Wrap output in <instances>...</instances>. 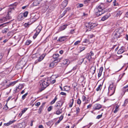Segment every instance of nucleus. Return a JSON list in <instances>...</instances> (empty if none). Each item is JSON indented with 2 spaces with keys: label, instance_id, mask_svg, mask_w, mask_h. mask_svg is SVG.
<instances>
[{
  "label": "nucleus",
  "instance_id": "nucleus-49",
  "mask_svg": "<svg viewBox=\"0 0 128 128\" xmlns=\"http://www.w3.org/2000/svg\"><path fill=\"white\" fill-rule=\"evenodd\" d=\"M28 108H25L22 111V113L23 114L27 110Z\"/></svg>",
  "mask_w": 128,
  "mask_h": 128
},
{
  "label": "nucleus",
  "instance_id": "nucleus-1",
  "mask_svg": "<svg viewBox=\"0 0 128 128\" xmlns=\"http://www.w3.org/2000/svg\"><path fill=\"white\" fill-rule=\"evenodd\" d=\"M50 78H48L41 80L42 83L40 84L41 87L39 89V92H41L44 90L49 85L50 82Z\"/></svg>",
  "mask_w": 128,
  "mask_h": 128
},
{
  "label": "nucleus",
  "instance_id": "nucleus-48",
  "mask_svg": "<svg viewBox=\"0 0 128 128\" xmlns=\"http://www.w3.org/2000/svg\"><path fill=\"white\" fill-rule=\"evenodd\" d=\"M8 28H5L2 30V32L3 33H6L7 32V30Z\"/></svg>",
  "mask_w": 128,
  "mask_h": 128
},
{
  "label": "nucleus",
  "instance_id": "nucleus-23",
  "mask_svg": "<svg viewBox=\"0 0 128 128\" xmlns=\"http://www.w3.org/2000/svg\"><path fill=\"white\" fill-rule=\"evenodd\" d=\"M116 14V17L118 16L120 17L121 15L122 14V11L120 10H118Z\"/></svg>",
  "mask_w": 128,
  "mask_h": 128
},
{
  "label": "nucleus",
  "instance_id": "nucleus-18",
  "mask_svg": "<svg viewBox=\"0 0 128 128\" xmlns=\"http://www.w3.org/2000/svg\"><path fill=\"white\" fill-rule=\"evenodd\" d=\"M16 81H14L13 82H10L6 86V87L8 88L11 86H13L16 84Z\"/></svg>",
  "mask_w": 128,
  "mask_h": 128
},
{
  "label": "nucleus",
  "instance_id": "nucleus-19",
  "mask_svg": "<svg viewBox=\"0 0 128 128\" xmlns=\"http://www.w3.org/2000/svg\"><path fill=\"white\" fill-rule=\"evenodd\" d=\"M68 3V2L67 1H64L62 3L61 6L63 8H65L67 6Z\"/></svg>",
  "mask_w": 128,
  "mask_h": 128
},
{
  "label": "nucleus",
  "instance_id": "nucleus-42",
  "mask_svg": "<svg viewBox=\"0 0 128 128\" xmlns=\"http://www.w3.org/2000/svg\"><path fill=\"white\" fill-rule=\"evenodd\" d=\"M52 108V106H50L48 108V112L50 111L51 110Z\"/></svg>",
  "mask_w": 128,
  "mask_h": 128
},
{
  "label": "nucleus",
  "instance_id": "nucleus-38",
  "mask_svg": "<svg viewBox=\"0 0 128 128\" xmlns=\"http://www.w3.org/2000/svg\"><path fill=\"white\" fill-rule=\"evenodd\" d=\"M23 87L24 86L22 84H19L18 87V88L19 89L21 90Z\"/></svg>",
  "mask_w": 128,
  "mask_h": 128
},
{
  "label": "nucleus",
  "instance_id": "nucleus-40",
  "mask_svg": "<svg viewBox=\"0 0 128 128\" xmlns=\"http://www.w3.org/2000/svg\"><path fill=\"white\" fill-rule=\"evenodd\" d=\"M85 49V48L84 46H81L80 47V52H81Z\"/></svg>",
  "mask_w": 128,
  "mask_h": 128
},
{
  "label": "nucleus",
  "instance_id": "nucleus-28",
  "mask_svg": "<svg viewBox=\"0 0 128 128\" xmlns=\"http://www.w3.org/2000/svg\"><path fill=\"white\" fill-rule=\"evenodd\" d=\"M58 98L56 96H55V98H54V99H53L52 101L50 103V104H54L56 102V100H57Z\"/></svg>",
  "mask_w": 128,
  "mask_h": 128
},
{
  "label": "nucleus",
  "instance_id": "nucleus-59",
  "mask_svg": "<svg viewBox=\"0 0 128 128\" xmlns=\"http://www.w3.org/2000/svg\"><path fill=\"white\" fill-rule=\"evenodd\" d=\"M68 86H64V88L63 89V91H67L68 90H66V88H67Z\"/></svg>",
  "mask_w": 128,
  "mask_h": 128
},
{
  "label": "nucleus",
  "instance_id": "nucleus-53",
  "mask_svg": "<svg viewBox=\"0 0 128 128\" xmlns=\"http://www.w3.org/2000/svg\"><path fill=\"white\" fill-rule=\"evenodd\" d=\"M6 24V23H4L0 25V29H1L4 26H5V25L4 26V25H5Z\"/></svg>",
  "mask_w": 128,
  "mask_h": 128
},
{
  "label": "nucleus",
  "instance_id": "nucleus-45",
  "mask_svg": "<svg viewBox=\"0 0 128 128\" xmlns=\"http://www.w3.org/2000/svg\"><path fill=\"white\" fill-rule=\"evenodd\" d=\"M30 24L29 22L25 23L24 24V26L26 27H28Z\"/></svg>",
  "mask_w": 128,
  "mask_h": 128
},
{
  "label": "nucleus",
  "instance_id": "nucleus-12",
  "mask_svg": "<svg viewBox=\"0 0 128 128\" xmlns=\"http://www.w3.org/2000/svg\"><path fill=\"white\" fill-rule=\"evenodd\" d=\"M110 14H107L106 15L102 17L101 20L102 21H104L107 19L110 16Z\"/></svg>",
  "mask_w": 128,
  "mask_h": 128
},
{
  "label": "nucleus",
  "instance_id": "nucleus-20",
  "mask_svg": "<svg viewBox=\"0 0 128 128\" xmlns=\"http://www.w3.org/2000/svg\"><path fill=\"white\" fill-rule=\"evenodd\" d=\"M64 117V116L63 115H62L59 118V120L55 123V124L56 125H57L58 124H59L60 122L62 120Z\"/></svg>",
  "mask_w": 128,
  "mask_h": 128
},
{
  "label": "nucleus",
  "instance_id": "nucleus-35",
  "mask_svg": "<svg viewBox=\"0 0 128 128\" xmlns=\"http://www.w3.org/2000/svg\"><path fill=\"white\" fill-rule=\"evenodd\" d=\"M28 92H27L22 96V99L23 100L25 99L26 96L28 95Z\"/></svg>",
  "mask_w": 128,
  "mask_h": 128
},
{
  "label": "nucleus",
  "instance_id": "nucleus-31",
  "mask_svg": "<svg viewBox=\"0 0 128 128\" xmlns=\"http://www.w3.org/2000/svg\"><path fill=\"white\" fill-rule=\"evenodd\" d=\"M40 30L39 32H36L34 34V36H33V38L34 39L39 34Z\"/></svg>",
  "mask_w": 128,
  "mask_h": 128
},
{
  "label": "nucleus",
  "instance_id": "nucleus-13",
  "mask_svg": "<svg viewBox=\"0 0 128 128\" xmlns=\"http://www.w3.org/2000/svg\"><path fill=\"white\" fill-rule=\"evenodd\" d=\"M24 17L23 16V14L22 13L20 14L17 17L18 20L19 21H20L23 20Z\"/></svg>",
  "mask_w": 128,
  "mask_h": 128
},
{
  "label": "nucleus",
  "instance_id": "nucleus-36",
  "mask_svg": "<svg viewBox=\"0 0 128 128\" xmlns=\"http://www.w3.org/2000/svg\"><path fill=\"white\" fill-rule=\"evenodd\" d=\"M43 109V108L42 107V106H40L39 109H38V112L39 114H40L41 113Z\"/></svg>",
  "mask_w": 128,
  "mask_h": 128
},
{
  "label": "nucleus",
  "instance_id": "nucleus-27",
  "mask_svg": "<svg viewBox=\"0 0 128 128\" xmlns=\"http://www.w3.org/2000/svg\"><path fill=\"white\" fill-rule=\"evenodd\" d=\"M84 58H81L78 61V63L79 64H81L84 61Z\"/></svg>",
  "mask_w": 128,
  "mask_h": 128
},
{
  "label": "nucleus",
  "instance_id": "nucleus-29",
  "mask_svg": "<svg viewBox=\"0 0 128 128\" xmlns=\"http://www.w3.org/2000/svg\"><path fill=\"white\" fill-rule=\"evenodd\" d=\"M102 86V84H100L96 89V90L97 91L100 90Z\"/></svg>",
  "mask_w": 128,
  "mask_h": 128
},
{
  "label": "nucleus",
  "instance_id": "nucleus-17",
  "mask_svg": "<svg viewBox=\"0 0 128 128\" xmlns=\"http://www.w3.org/2000/svg\"><path fill=\"white\" fill-rule=\"evenodd\" d=\"M103 70V68L102 67H101L100 68L99 70V72L98 74V78L100 77L101 76Z\"/></svg>",
  "mask_w": 128,
  "mask_h": 128
},
{
  "label": "nucleus",
  "instance_id": "nucleus-15",
  "mask_svg": "<svg viewBox=\"0 0 128 128\" xmlns=\"http://www.w3.org/2000/svg\"><path fill=\"white\" fill-rule=\"evenodd\" d=\"M108 90V95L109 96H111L114 94L115 91V90H114H114H112L110 89H109Z\"/></svg>",
  "mask_w": 128,
  "mask_h": 128
},
{
  "label": "nucleus",
  "instance_id": "nucleus-4",
  "mask_svg": "<svg viewBox=\"0 0 128 128\" xmlns=\"http://www.w3.org/2000/svg\"><path fill=\"white\" fill-rule=\"evenodd\" d=\"M14 8L12 6H11L9 7L8 9V12L7 15L6 17H4L0 19L1 22H3L7 20V19H10L11 18V16H10L12 12L14 11Z\"/></svg>",
  "mask_w": 128,
  "mask_h": 128
},
{
  "label": "nucleus",
  "instance_id": "nucleus-3",
  "mask_svg": "<svg viewBox=\"0 0 128 128\" xmlns=\"http://www.w3.org/2000/svg\"><path fill=\"white\" fill-rule=\"evenodd\" d=\"M123 31L124 30L121 27H120L116 29L113 33V38L114 39L117 40L118 38L122 36L121 34Z\"/></svg>",
  "mask_w": 128,
  "mask_h": 128
},
{
  "label": "nucleus",
  "instance_id": "nucleus-54",
  "mask_svg": "<svg viewBox=\"0 0 128 128\" xmlns=\"http://www.w3.org/2000/svg\"><path fill=\"white\" fill-rule=\"evenodd\" d=\"M15 121H16V120H13L12 121H10L8 122L9 125L12 124V123H13Z\"/></svg>",
  "mask_w": 128,
  "mask_h": 128
},
{
  "label": "nucleus",
  "instance_id": "nucleus-39",
  "mask_svg": "<svg viewBox=\"0 0 128 128\" xmlns=\"http://www.w3.org/2000/svg\"><path fill=\"white\" fill-rule=\"evenodd\" d=\"M71 100L72 101V102L69 105V107L70 108H71L72 106V105H73V103H74V99H72Z\"/></svg>",
  "mask_w": 128,
  "mask_h": 128
},
{
  "label": "nucleus",
  "instance_id": "nucleus-26",
  "mask_svg": "<svg viewBox=\"0 0 128 128\" xmlns=\"http://www.w3.org/2000/svg\"><path fill=\"white\" fill-rule=\"evenodd\" d=\"M119 106L118 105H116L115 107V109L114 110V113H116L118 110L119 109L118 108Z\"/></svg>",
  "mask_w": 128,
  "mask_h": 128
},
{
  "label": "nucleus",
  "instance_id": "nucleus-32",
  "mask_svg": "<svg viewBox=\"0 0 128 128\" xmlns=\"http://www.w3.org/2000/svg\"><path fill=\"white\" fill-rule=\"evenodd\" d=\"M39 4V2L37 0H35L34 1L33 3V4L34 6H36L38 5Z\"/></svg>",
  "mask_w": 128,
  "mask_h": 128
},
{
  "label": "nucleus",
  "instance_id": "nucleus-16",
  "mask_svg": "<svg viewBox=\"0 0 128 128\" xmlns=\"http://www.w3.org/2000/svg\"><path fill=\"white\" fill-rule=\"evenodd\" d=\"M116 87L114 86V84L112 83V84H110V85L108 87V89H110L112 90H115Z\"/></svg>",
  "mask_w": 128,
  "mask_h": 128
},
{
  "label": "nucleus",
  "instance_id": "nucleus-57",
  "mask_svg": "<svg viewBox=\"0 0 128 128\" xmlns=\"http://www.w3.org/2000/svg\"><path fill=\"white\" fill-rule=\"evenodd\" d=\"M3 109L4 110H6L8 109V107L6 105L3 108Z\"/></svg>",
  "mask_w": 128,
  "mask_h": 128
},
{
  "label": "nucleus",
  "instance_id": "nucleus-37",
  "mask_svg": "<svg viewBox=\"0 0 128 128\" xmlns=\"http://www.w3.org/2000/svg\"><path fill=\"white\" fill-rule=\"evenodd\" d=\"M28 11H26L23 14V16L24 17H26L28 15Z\"/></svg>",
  "mask_w": 128,
  "mask_h": 128
},
{
  "label": "nucleus",
  "instance_id": "nucleus-64",
  "mask_svg": "<svg viewBox=\"0 0 128 128\" xmlns=\"http://www.w3.org/2000/svg\"><path fill=\"white\" fill-rule=\"evenodd\" d=\"M74 29L71 30L70 32L71 34H73L74 32Z\"/></svg>",
  "mask_w": 128,
  "mask_h": 128
},
{
  "label": "nucleus",
  "instance_id": "nucleus-50",
  "mask_svg": "<svg viewBox=\"0 0 128 128\" xmlns=\"http://www.w3.org/2000/svg\"><path fill=\"white\" fill-rule=\"evenodd\" d=\"M76 114H78L80 111V109L79 107H77L76 108Z\"/></svg>",
  "mask_w": 128,
  "mask_h": 128
},
{
  "label": "nucleus",
  "instance_id": "nucleus-56",
  "mask_svg": "<svg viewBox=\"0 0 128 128\" xmlns=\"http://www.w3.org/2000/svg\"><path fill=\"white\" fill-rule=\"evenodd\" d=\"M128 102V99H126L124 101V105L126 106Z\"/></svg>",
  "mask_w": 128,
  "mask_h": 128
},
{
  "label": "nucleus",
  "instance_id": "nucleus-51",
  "mask_svg": "<svg viewBox=\"0 0 128 128\" xmlns=\"http://www.w3.org/2000/svg\"><path fill=\"white\" fill-rule=\"evenodd\" d=\"M67 12V10H65L63 13L61 15V16L62 17L63 16H64L65 14Z\"/></svg>",
  "mask_w": 128,
  "mask_h": 128
},
{
  "label": "nucleus",
  "instance_id": "nucleus-52",
  "mask_svg": "<svg viewBox=\"0 0 128 128\" xmlns=\"http://www.w3.org/2000/svg\"><path fill=\"white\" fill-rule=\"evenodd\" d=\"M80 40H78L75 42L74 44V45H77L78 44L80 43Z\"/></svg>",
  "mask_w": 128,
  "mask_h": 128
},
{
  "label": "nucleus",
  "instance_id": "nucleus-33",
  "mask_svg": "<svg viewBox=\"0 0 128 128\" xmlns=\"http://www.w3.org/2000/svg\"><path fill=\"white\" fill-rule=\"evenodd\" d=\"M124 52L123 50H122L121 48H120L118 51L117 53L118 54H122Z\"/></svg>",
  "mask_w": 128,
  "mask_h": 128
},
{
  "label": "nucleus",
  "instance_id": "nucleus-2",
  "mask_svg": "<svg viewBox=\"0 0 128 128\" xmlns=\"http://www.w3.org/2000/svg\"><path fill=\"white\" fill-rule=\"evenodd\" d=\"M103 4H101L98 6H97L94 9L96 16H98L108 11L102 7Z\"/></svg>",
  "mask_w": 128,
  "mask_h": 128
},
{
  "label": "nucleus",
  "instance_id": "nucleus-22",
  "mask_svg": "<svg viewBox=\"0 0 128 128\" xmlns=\"http://www.w3.org/2000/svg\"><path fill=\"white\" fill-rule=\"evenodd\" d=\"M86 58L88 59L89 61L92 58V56L90 55V53H88L86 54Z\"/></svg>",
  "mask_w": 128,
  "mask_h": 128
},
{
  "label": "nucleus",
  "instance_id": "nucleus-21",
  "mask_svg": "<svg viewBox=\"0 0 128 128\" xmlns=\"http://www.w3.org/2000/svg\"><path fill=\"white\" fill-rule=\"evenodd\" d=\"M45 56V55L44 54H42L41 56L39 58L38 60V61L36 62V63H37L38 62H40L42 60L44 57Z\"/></svg>",
  "mask_w": 128,
  "mask_h": 128
},
{
  "label": "nucleus",
  "instance_id": "nucleus-6",
  "mask_svg": "<svg viewBox=\"0 0 128 128\" xmlns=\"http://www.w3.org/2000/svg\"><path fill=\"white\" fill-rule=\"evenodd\" d=\"M59 55L58 54H54L53 56V57L54 58L56 59L54 60V62H60V59L58 58L59 57Z\"/></svg>",
  "mask_w": 128,
  "mask_h": 128
},
{
  "label": "nucleus",
  "instance_id": "nucleus-25",
  "mask_svg": "<svg viewBox=\"0 0 128 128\" xmlns=\"http://www.w3.org/2000/svg\"><path fill=\"white\" fill-rule=\"evenodd\" d=\"M57 62H54H54L51 63L49 65V67L53 68L56 65H55V64Z\"/></svg>",
  "mask_w": 128,
  "mask_h": 128
},
{
  "label": "nucleus",
  "instance_id": "nucleus-44",
  "mask_svg": "<svg viewBox=\"0 0 128 128\" xmlns=\"http://www.w3.org/2000/svg\"><path fill=\"white\" fill-rule=\"evenodd\" d=\"M83 6V4H78L77 5L78 8H80L82 7Z\"/></svg>",
  "mask_w": 128,
  "mask_h": 128
},
{
  "label": "nucleus",
  "instance_id": "nucleus-10",
  "mask_svg": "<svg viewBox=\"0 0 128 128\" xmlns=\"http://www.w3.org/2000/svg\"><path fill=\"white\" fill-rule=\"evenodd\" d=\"M66 40V36H63L60 37L57 40V41L60 42H62Z\"/></svg>",
  "mask_w": 128,
  "mask_h": 128
},
{
  "label": "nucleus",
  "instance_id": "nucleus-58",
  "mask_svg": "<svg viewBox=\"0 0 128 128\" xmlns=\"http://www.w3.org/2000/svg\"><path fill=\"white\" fill-rule=\"evenodd\" d=\"M60 94L62 95H63V96H66V93L65 92H62L60 93Z\"/></svg>",
  "mask_w": 128,
  "mask_h": 128
},
{
  "label": "nucleus",
  "instance_id": "nucleus-34",
  "mask_svg": "<svg viewBox=\"0 0 128 128\" xmlns=\"http://www.w3.org/2000/svg\"><path fill=\"white\" fill-rule=\"evenodd\" d=\"M31 42L32 41H31V40H27L25 44L28 45L30 44Z\"/></svg>",
  "mask_w": 128,
  "mask_h": 128
},
{
  "label": "nucleus",
  "instance_id": "nucleus-9",
  "mask_svg": "<svg viewBox=\"0 0 128 128\" xmlns=\"http://www.w3.org/2000/svg\"><path fill=\"white\" fill-rule=\"evenodd\" d=\"M56 112L55 114L57 115H59L61 114L62 112V108L60 109L57 107H56Z\"/></svg>",
  "mask_w": 128,
  "mask_h": 128
},
{
  "label": "nucleus",
  "instance_id": "nucleus-47",
  "mask_svg": "<svg viewBox=\"0 0 128 128\" xmlns=\"http://www.w3.org/2000/svg\"><path fill=\"white\" fill-rule=\"evenodd\" d=\"M89 42V40L88 39H85L83 42L86 43H88Z\"/></svg>",
  "mask_w": 128,
  "mask_h": 128
},
{
  "label": "nucleus",
  "instance_id": "nucleus-8",
  "mask_svg": "<svg viewBox=\"0 0 128 128\" xmlns=\"http://www.w3.org/2000/svg\"><path fill=\"white\" fill-rule=\"evenodd\" d=\"M63 103L64 102H63L61 101H60L57 102V104L56 106H55L56 107H57V108H60L61 107Z\"/></svg>",
  "mask_w": 128,
  "mask_h": 128
},
{
  "label": "nucleus",
  "instance_id": "nucleus-61",
  "mask_svg": "<svg viewBox=\"0 0 128 128\" xmlns=\"http://www.w3.org/2000/svg\"><path fill=\"white\" fill-rule=\"evenodd\" d=\"M40 102H38L36 103L35 104V105L36 106H38L40 105Z\"/></svg>",
  "mask_w": 128,
  "mask_h": 128
},
{
  "label": "nucleus",
  "instance_id": "nucleus-14",
  "mask_svg": "<svg viewBox=\"0 0 128 128\" xmlns=\"http://www.w3.org/2000/svg\"><path fill=\"white\" fill-rule=\"evenodd\" d=\"M68 25L67 24H66L62 26H60L59 28V30L60 31L63 30L65 29L67 26Z\"/></svg>",
  "mask_w": 128,
  "mask_h": 128
},
{
  "label": "nucleus",
  "instance_id": "nucleus-60",
  "mask_svg": "<svg viewBox=\"0 0 128 128\" xmlns=\"http://www.w3.org/2000/svg\"><path fill=\"white\" fill-rule=\"evenodd\" d=\"M4 54L2 53L0 54V59H1L2 58Z\"/></svg>",
  "mask_w": 128,
  "mask_h": 128
},
{
  "label": "nucleus",
  "instance_id": "nucleus-30",
  "mask_svg": "<svg viewBox=\"0 0 128 128\" xmlns=\"http://www.w3.org/2000/svg\"><path fill=\"white\" fill-rule=\"evenodd\" d=\"M7 82V80H4L1 83V85L2 86H4L6 84Z\"/></svg>",
  "mask_w": 128,
  "mask_h": 128
},
{
  "label": "nucleus",
  "instance_id": "nucleus-46",
  "mask_svg": "<svg viewBox=\"0 0 128 128\" xmlns=\"http://www.w3.org/2000/svg\"><path fill=\"white\" fill-rule=\"evenodd\" d=\"M86 97L84 96H83L82 97V100L83 102H84L86 100Z\"/></svg>",
  "mask_w": 128,
  "mask_h": 128
},
{
  "label": "nucleus",
  "instance_id": "nucleus-24",
  "mask_svg": "<svg viewBox=\"0 0 128 128\" xmlns=\"http://www.w3.org/2000/svg\"><path fill=\"white\" fill-rule=\"evenodd\" d=\"M96 70V68L95 67H92L90 69V72H92V73L93 74L95 72Z\"/></svg>",
  "mask_w": 128,
  "mask_h": 128
},
{
  "label": "nucleus",
  "instance_id": "nucleus-7",
  "mask_svg": "<svg viewBox=\"0 0 128 128\" xmlns=\"http://www.w3.org/2000/svg\"><path fill=\"white\" fill-rule=\"evenodd\" d=\"M102 108L101 105L98 104H96L94 105V106L93 109V111H94L96 110H98Z\"/></svg>",
  "mask_w": 128,
  "mask_h": 128
},
{
  "label": "nucleus",
  "instance_id": "nucleus-43",
  "mask_svg": "<svg viewBox=\"0 0 128 128\" xmlns=\"http://www.w3.org/2000/svg\"><path fill=\"white\" fill-rule=\"evenodd\" d=\"M81 101L80 98L78 99L77 100V104L80 105L81 103Z\"/></svg>",
  "mask_w": 128,
  "mask_h": 128
},
{
  "label": "nucleus",
  "instance_id": "nucleus-55",
  "mask_svg": "<svg viewBox=\"0 0 128 128\" xmlns=\"http://www.w3.org/2000/svg\"><path fill=\"white\" fill-rule=\"evenodd\" d=\"M102 116V114L100 115H98L96 117V118L97 119H99L100 118H101Z\"/></svg>",
  "mask_w": 128,
  "mask_h": 128
},
{
  "label": "nucleus",
  "instance_id": "nucleus-11",
  "mask_svg": "<svg viewBox=\"0 0 128 128\" xmlns=\"http://www.w3.org/2000/svg\"><path fill=\"white\" fill-rule=\"evenodd\" d=\"M69 62L68 59H64L62 64L63 65H64L65 67L67 66L69 64Z\"/></svg>",
  "mask_w": 128,
  "mask_h": 128
},
{
  "label": "nucleus",
  "instance_id": "nucleus-63",
  "mask_svg": "<svg viewBox=\"0 0 128 128\" xmlns=\"http://www.w3.org/2000/svg\"><path fill=\"white\" fill-rule=\"evenodd\" d=\"M90 55L92 56L94 55V53L92 51H91L90 52Z\"/></svg>",
  "mask_w": 128,
  "mask_h": 128
},
{
  "label": "nucleus",
  "instance_id": "nucleus-62",
  "mask_svg": "<svg viewBox=\"0 0 128 128\" xmlns=\"http://www.w3.org/2000/svg\"><path fill=\"white\" fill-rule=\"evenodd\" d=\"M56 82V80H53L52 81H50V82L51 83L53 84L54 83Z\"/></svg>",
  "mask_w": 128,
  "mask_h": 128
},
{
  "label": "nucleus",
  "instance_id": "nucleus-41",
  "mask_svg": "<svg viewBox=\"0 0 128 128\" xmlns=\"http://www.w3.org/2000/svg\"><path fill=\"white\" fill-rule=\"evenodd\" d=\"M121 48L122 49V50H123L124 52L126 51L127 50V49L125 46H122Z\"/></svg>",
  "mask_w": 128,
  "mask_h": 128
},
{
  "label": "nucleus",
  "instance_id": "nucleus-5",
  "mask_svg": "<svg viewBox=\"0 0 128 128\" xmlns=\"http://www.w3.org/2000/svg\"><path fill=\"white\" fill-rule=\"evenodd\" d=\"M97 24L96 23H91L90 22H86L85 24L86 27V31H90L97 26Z\"/></svg>",
  "mask_w": 128,
  "mask_h": 128
}]
</instances>
